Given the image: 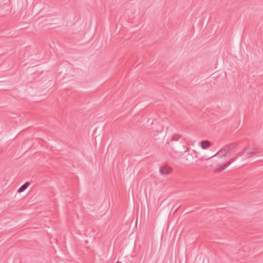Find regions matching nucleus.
<instances>
[{
  "mask_svg": "<svg viewBox=\"0 0 263 263\" xmlns=\"http://www.w3.org/2000/svg\"><path fill=\"white\" fill-rule=\"evenodd\" d=\"M262 152V149L260 148H254L251 146H248L245 148L243 151L238 153L235 157L230 159L228 162L226 163L218 164V167L219 171H221L226 168L232 162H233L238 157L242 156H245V159H249L250 158L254 157L256 154H259Z\"/></svg>",
  "mask_w": 263,
  "mask_h": 263,
  "instance_id": "obj_1",
  "label": "nucleus"
},
{
  "mask_svg": "<svg viewBox=\"0 0 263 263\" xmlns=\"http://www.w3.org/2000/svg\"><path fill=\"white\" fill-rule=\"evenodd\" d=\"M237 149V145L235 143H231L228 145H226L220 149L218 152L213 156L206 158L209 159L213 157L217 156L219 157H229L233 153L236 152Z\"/></svg>",
  "mask_w": 263,
  "mask_h": 263,
  "instance_id": "obj_2",
  "label": "nucleus"
},
{
  "mask_svg": "<svg viewBox=\"0 0 263 263\" xmlns=\"http://www.w3.org/2000/svg\"><path fill=\"white\" fill-rule=\"evenodd\" d=\"M197 157V154L196 152L193 151L191 153H187L184 155V159L187 162L188 165L194 163L195 158Z\"/></svg>",
  "mask_w": 263,
  "mask_h": 263,
  "instance_id": "obj_3",
  "label": "nucleus"
},
{
  "mask_svg": "<svg viewBox=\"0 0 263 263\" xmlns=\"http://www.w3.org/2000/svg\"><path fill=\"white\" fill-rule=\"evenodd\" d=\"M172 171V168L167 165L159 168V173L162 175L169 174Z\"/></svg>",
  "mask_w": 263,
  "mask_h": 263,
  "instance_id": "obj_4",
  "label": "nucleus"
},
{
  "mask_svg": "<svg viewBox=\"0 0 263 263\" xmlns=\"http://www.w3.org/2000/svg\"><path fill=\"white\" fill-rule=\"evenodd\" d=\"M30 183L29 182H26L24 184H23L22 186H21L17 190L18 193H22L24 192L27 187L29 186Z\"/></svg>",
  "mask_w": 263,
  "mask_h": 263,
  "instance_id": "obj_5",
  "label": "nucleus"
},
{
  "mask_svg": "<svg viewBox=\"0 0 263 263\" xmlns=\"http://www.w3.org/2000/svg\"><path fill=\"white\" fill-rule=\"evenodd\" d=\"M211 143L208 140H204L201 142V147L205 149L210 146Z\"/></svg>",
  "mask_w": 263,
  "mask_h": 263,
  "instance_id": "obj_6",
  "label": "nucleus"
},
{
  "mask_svg": "<svg viewBox=\"0 0 263 263\" xmlns=\"http://www.w3.org/2000/svg\"><path fill=\"white\" fill-rule=\"evenodd\" d=\"M182 136L179 134H175L172 137V140L177 141L181 138Z\"/></svg>",
  "mask_w": 263,
  "mask_h": 263,
  "instance_id": "obj_7",
  "label": "nucleus"
}]
</instances>
